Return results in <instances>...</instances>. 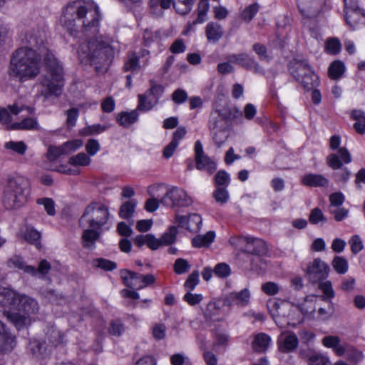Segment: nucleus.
<instances>
[{"label": "nucleus", "instance_id": "1", "mask_svg": "<svg viewBox=\"0 0 365 365\" xmlns=\"http://www.w3.org/2000/svg\"><path fill=\"white\" fill-rule=\"evenodd\" d=\"M99 19L98 7L93 1L79 0L68 4L61 21L71 35L78 31L94 35L99 31Z\"/></svg>", "mask_w": 365, "mask_h": 365}, {"label": "nucleus", "instance_id": "50", "mask_svg": "<svg viewBox=\"0 0 365 365\" xmlns=\"http://www.w3.org/2000/svg\"><path fill=\"white\" fill-rule=\"evenodd\" d=\"M90 163L91 158L84 153H79L68 160V163L74 166H86Z\"/></svg>", "mask_w": 365, "mask_h": 365}, {"label": "nucleus", "instance_id": "41", "mask_svg": "<svg viewBox=\"0 0 365 365\" xmlns=\"http://www.w3.org/2000/svg\"><path fill=\"white\" fill-rule=\"evenodd\" d=\"M226 123L242 117V113L237 108H227L218 110V114Z\"/></svg>", "mask_w": 365, "mask_h": 365}, {"label": "nucleus", "instance_id": "33", "mask_svg": "<svg viewBox=\"0 0 365 365\" xmlns=\"http://www.w3.org/2000/svg\"><path fill=\"white\" fill-rule=\"evenodd\" d=\"M196 168L200 170H206L212 174L216 169V163L207 155H205L195 159Z\"/></svg>", "mask_w": 365, "mask_h": 365}, {"label": "nucleus", "instance_id": "58", "mask_svg": "<svg viewBox=\"0 0 365 365\" xmlns=\"http://www.w3.org/2000/svg\"><path fill=\"white\" fill-rule=\"evenodd\" d=\"M190 268L188 261L183 258H178L174 263V271L178 274L186 273Z\"/></svg>", "mask_w": 365, "mask_h": 365}, {"label": "nucleus", "instance_id": "53", "mask_svg": "<svg viewBox=\"0 0 365 365\" xmlns=\"http://www.w3.org/2000/svg\"><path fill=\"white\" fill-rule=\"evenodd\" d=\"M309 220L311 224L317 225L319 222L322 224L327 222V219L324 215L322 211L319 208L316 207L311 210Z\"/></svg>", "mask_w": 365, "mask_h": 365}, {"label": "nucleus", "instance_id": "49", "mask_svg": "<svg viewBox=\"0 0 365 365\" xmlns=\"http://www.w3.org/2000/svg\"><path fill=\"white\" fill-rule=\"evenodd\" d=\"M259 5L257 3H254L245 7L241 14V18L246 22H250L255 17L258 12Z\"/></svg>", "mask_w": 365, "mask_h": 365}, {"label": "nucleus", "instance_id": "61", "mask_svg": "<svg viewBox=\"0 0 365 365\" xmlns=\"http://www.w3.org/2000/svg\"><path fill=\"white\" fill-rule=\"evenodd\" d=\"M326 49L329 53L336 54L341 50V43L337 38H329L326 42Z\"/></svg>", "mask_w": 365, "mask_h": 365}, {"label": "nucleus", "instance_id": "14", "mask_svg": "<svg viewBox=\"0 0 365 365\" xmlns=\"http://www.w3.org/2000/svg\"><path fill=\"white\" fill-rule=\"evenodd\" d=\"M240 239L247 243L246 251L247 252L257 256H263L267 254V246L263 240L252 237H242Z\"/></svg>", "mask_w": 365, "mask_h": 365}, {"label": "nucleus", "instance_id": "34", "mask_svg": "<svg viewBox=\"0 0 365 365\" xmlns=\"http://www.w3.org/2000/svg\"><path fill=\"white\" fill-rule=\"evenodd\" d=\"M7 318L14 324V326L20 329L31 324V318L27 314H21L20 313H8Z\"/></svg>", "mask_w": 365, "mask_h": 365}, {"label": "nucleus", "instance_id": "11", "mask_svg": "<svg viewBox=\"0 0 365 365\" xmlns=\"http://www.w3.org/2000/svg\"><path fill=\"white\" fill-rule=\"evenodd\" d=\"M160 87L158 85L152 86L144 94L138 96V108L141 111L150 110L158 103Z\"/></svg>", "mask_w": 365, "mask_h": 365}, {"label": "nucleus", "instance_id": "32", "mask_svg": "<svg viewBox=\"0 0 365 365\" xmlns=\"http://www.w3.org/2000/svg\"><path fill=\"white\" fill-rule=\"evenodd\" d=\"M270 341L271 339L267 334H257L252 342V349L257 352H264L268 348Z\"/></svg>", "mask_w": 365, "mask_h": 365}, {"label": "nucleus", "instance_id": "24", "mask_svg": "<svg viewBox=\"0 0 365 365\" xmlns=\"http://www.w3.org/2000/svg\"><path fill=\"white\" fill-rule=\"evenodd\" d=\"M302 183L309 187H327L329 185V180L320 174L309 173L302 177Z\"/></svg>", "mask_w": 365, "mask_h": 365}, {"label": "nucleus", "instance_id": "59", "mask_svg": "<svg viewBox=\"0 0 365 365\" xmlns=\"http://www.w3.org/2000/svg\"><path fill=\"white\" fill-rule=\"evenodd\" d=\"M199 283V272L197 270L193 271L189 276L187 277L184 287L186 289L191 291L195 289V287Z\"/></svg>", "mask_w": 365, "mask_h": 365}, {"label": "nucleus", "instance_id": "62", "mask_svg": "<svg viewBox=\"0 0 365 365\" xmlns=\"http://www.w3.org/2000/svg\"><path fill=\"white\" fill-rule=\"evenodd\" d=\"M261 289L264 294L269 296L275 295L279 292V285L273 282L264 283Z\"/></svg>", "mask_w": 365, "mask_h": 365}, {"label": "nucleus", "instance_id": "25", "mask_svg": "<svg viewBox=\"0 0 365 365\" xmlns=\"http://www.w3.org/2000/svg\"><path fill=\"white\" fill-rule=\"evenodd\" d=\"M224 31L217 22H209L205 27V35L208 41L217 43L223 36Z\"/></svg>", "mask_w": 365, "mask_h": 365}, {"label": "nucleus", "instance_id": "57", "mask_svg": "<svg viewBox=\"0 0 365 365\" xmlns=\"http://www.w3.org/2000/svg\"><path fill=\"white\" fill-rule=\"evenodd\" d=\"M8 108L13 115H18L23 111H26L27 114H31L34 112V108L26 106L19 102H15L12 105L8 106Z\"/></svg>", "mask_w": 365, "mask_h": 365}, {"label": "nucleus", "instance_id": "42", "mask_svg": "<svg viewBox=\"0 0 365 365\" xmlns=\"http://www.w3.org/2000/svg\"><path fill=\"white\" fill-rule=\"evenodd\" d=\"M227 306L225 303V298L224 299H217L208 303L207 307V312L210 317H214L221 313V309L223 307Z\"/></svg>", "mask_w": 365, "mask_h": 365}, {"label": "nucleus", "instance_id": "8", "mask_svg": "<svg viewBox=\"0 0 365 365\" xmlns=\"http://www.w3.org/2000/svg\"><path fill=\"white\" fill-rule=\"evenodd\" d=\"M161 204L173 209L185 207L192 204V200L184 190L173 187L167 189L166 192L161 197Z\"/></svg>", "mask_w": 365, "mask_h": 365}, {"label": "nucleus", "instance_id": "44", "mask_svg": "<svg viewBox=\"0 0 365 365\" xmlns=\"http://www.w3.org/2000/svg\"><path fill=\"white\" fill-rule=\"evenodd\" d=\"M139 60L135 53H130L123 66L124 71L137 72L140 70Z\"/></svg>", "mask_w": 365, "mask_h": 365}, {"label": "nucleus", "instance_id": "13", "mask_svg": "<svg viewBox=\"0 0 365 365\" xmlns=\"http://www.w3.org/2000/svg\"><path fill=\"white\" fill-rule=\"evenodd\" d=\"M298 338L293 332H283L278 338L279 350L283 353L294 351L298 346Z\"/></svg>", "mask_w": 365, "mask_h": 365}, {"label": "nucleus", "instance_id": "60", "mask_svg": "<svg viewBox=\"0 0 365 365\" xmlns=\"http://www.w3.org/2000/svg\"><path fill=\"white\" fill-rule=\"evenodd\" d=\"M67 154L63 145L60 147L50 146L47 152V158L49 160L53 161L61 155Z\"/></svg>", "mask_w": 365, "mask_h": 365}, {"label": "nucleus", "instance_id": "30", "mask_svg": "<svg viewBox=\"0 0 365 365\" xmlns=\"http://www.w3.org/2000/svg\"><path fill=\"white\" fill-rule=\"evenodd\" d=\"M22 237L27 242L34 245L38 249L41 248V235L34 227L26 225L25 230L22 231Z\"/></svg>", "mask_w": 365, "mask_h": 365}, {"label": "nucleus", "instance_id": "38", "mask_svg": "<svg viewBox=\"0 0 365 365\" xmlns=\"http://www.w3.org/2000/svg\"><path fill=\"white\" fill-rule=\"evenodd\" d=\"M11 129L14 130H31L38 129V122L32 118H26L19 123H14L11 125Z\"/></svg>", "mask_w": 365, "mask_h": 365}, {"label": "nucleus", "instance_id": "43", "mask_svg": "<svg viewBox=\"0 0 365 365\" xmlns=\"http://www.w3.org/2000/svg\"><path fill=\"white\" fill-rule=\"evenodd\" d=\"M208 128L210 132L227 129V123L219 115H211Z\"/></svg>", "mask_w": 365, "mask_h": 365}, {"label": "nucleus", "instance_id": "52", "mask_svg": "<svg viewBox=\"0 0 365 365\" xmlns=\"http://www.w3.org/2000/svg\"><path fill=\"white\" fill-rule=\"evenodd\" d=\"M332 266L336 272L339 274H345L348 270L347 260L339 256H336L332 261Z\"/></svg>", "mask_w": 365, "mask_h": 365}, {"label": "nucleus", "instance_id": "9", "mask_svg": "<svg viewBox=\"0 0 365 365\" xmlns=\"http://www.w3.org/2000/svg\"><path fill=\"white\" fill-rule=\"evenodd\" d=\"M329 272V265L320 258H316L310 262L307 269L306 273L309 280L312 283H317L327 278Z\"/></svg>", "mask_w": 365, "mask_h": 365}, {"label": "nucleus", "instance_id": "16", "mask_svg": "<svg viewBox=\"0 0 365 365\" xmlns=\"http://www.w3.org/2000/svg\"><path fill=\"white\" fill-rule=\"evenodd\" d=\"M209 9L210 4L208 1L200 0L196 10L197 16L195 20L187 22L186 26V32L193 31L197 24L205 22L207 19V14Z\"/></svg>", "mask_w": 365, "mask_h": 365}, {"label": "nucleus", "instance_id": "15", "mask_svg": "<svg viewBox=\"0 0 365 365\" xmlns=\"http://www.w3.org/2000/svg\"><path fill=\"white\" fill-rule=\"evenodd\" d=\"M16 344L15 336L6 330L5 325L0 321V352H11Z\"/></svg>", "mask_w": 365, "mask_h": 365}, {"label": "nucleus", "instance_id": "54", "mask_svg": "<svg viewBox=\"0 0 365 365\" xmlns=\"http://www.w3.org/2000/svg\"><path fill=\"white\" fill-rule=\"evenodd\" d=\"M5 148L12 150L19 155H24L26 150L27 146L23 141H9L4 145Z\"/></svg>", "mask_w": 365, "mask_h": 365}, {"label": "nucleus", "instance_id": "48", "mask_svg": "<svg viewBox=\"0 0 365 365\" xmlns=\"http://www.w3.org/2000/svg\"><path fill=\"white\" fill-rule=\"evenodd\" d=\"M308 365H330L329 359L320 353L307 356Z\"/></svg>", "mask_w": 365, "mask_h": 365}, {"label": "nucleus", "instance_id": "64", "mask_svg": "<svg viewBox=\"0 0 365 365\" xmlns=\"http://www.w3.org/2000/svg\"><path fill=\"white\" fill-rule=\"evenodd\" d=\"M188 98L187 92L181 88L176 89L172 94V100L176 104H182Z\"/></svg>", "mask_w": 365, "mask_h": 365}, {"label": "nucleus", "instance_id": "35", "mask_svg": "<svg viewBox=\"0 0 365 365\" xmlns=\"http://www.w3.org/2000/svg\"><path fill=\"white\" fill-rule=\"evenodd\" d=\"M215 237V234L212 231L207 232L204 235H197L192 240V245L195 247H208Z\"/></svg>", "mask_w": 365, "mask_h": 365}, {"label": "nucleus", "instance_id": "39", "mask_svg": "<svg viewBox=\"0 0 365 365\" xmlns=\"http://www.w3.org/2000/svg\"><path fill=\"white\" fill-rule=\"evenodd\" d=\"M195 0H175L173 1V7L175 11L181 15L188 14L192 8Z\"/></svg>", "mask_w": 365, "mask_h": 365}, {"label": "nucleus", "instance_id": "36", "mask_svg": "<svg viewBox=\"0 0 365 365\" xmlns=\"http://www.w3.org/2000/svg\"><path fill=\"white\" fill-rule=\"evenodd\" d=\"M29 352L36 358L41 359L46 356V346L44 343L38 340L31 341L28 346Z\"/></svg>", "mask_w": 365, "mask_h": 365}, {"label": "nucleus", "instance_id": "51", "mask_svg": "<svg viewBox=\"0 0 365 365\" xmlns=\"http://www.w3.org/2000/svg\"><path fill=\"white\" fill-rule=\"evenodd\" d=\"M327 307H320L317 311V319L325 321L331 317L334 312V307L331 300H329Z\"/></svg>", "mask_w": 365, "mask_h": 365}, {"label": "nucleus", "instance_id": "10", "mask_svg": "<svg viewBox=\"0 0 365 365\" xmlns=\"http://www.w3.org/2000/svg\"><path fill=\"white\" fill-rule=\"evenodd\" d=\"M227 59L228 61L238 64L245 69L252 71L255 73H263V69L259 64L246 53L232 54L228 56Z\"/></svg>", "mask_w": 365, "mask_h": 365}, {"label": "nucleus", "instance_id": "17", "mask_svg": "<svg viewBox=\"0 0 365 365\" xmlns=\"http://www.w3.org/2000/svg\"><path fill=\"white\" fill-rule=\"evenodd\" d=\"M187 130L185 127H178L173 134L171 142L163 150V157L166 159L171 158L177 149L179 142L185 136Z\"/></svg>", "mask_w": 365, "mask_h": 365}, {"label": "nucleus", "instance_id": "47", "mask_svg": "<svg viewBox=\"0 0 365 365\" xmlns=\"http://www.w3.org/2000/svg\"><path fill=\"white\" fill-rule=\"evenodd\" d=\"M178 234V227L175 225H172L169 227L168 232H165L161 236V246L162 245H170L174 243L176 240V235Z\"/></svg>", "mask_w": 365, "mask_h": 365}, {"label": "nucleus", "instance_id": "20", "mask_svg": "<svg viewBox=\"0 0 365 365\" xmlns=\"http://www.w3.org/2000/svg\"><path fill=\"white\" fill-rule=\"evenodd\" d=\"M289 70L291 74L297 81H300V78H304L308 74H312L313 71L311 66L305 60H295L292 63Z\"/></svg>", "mask_w": 365, "mask_h": 365}, {"label": "nucleus", "instance_id": "27", "mask_svg": "<svg viewBox=\"0 0 365 365\" xmlns=\"http://www.w3.org/2000/svg\"><path fill=\"white\" fill-rule=\"evenodd\" d=\"M96 230L89 227L83 230L82 240L84 248L92 250L95 247L96 241L98 240L101 235V233Z\"/></svg>", "mask_w": 365, "mask_h": 365}, {"label": "nucleus", "instance_id": "28", "mask_svg": "<svg viewBox=\"0 0 365 365\" xmlns=\"http://www.w3.org/2000/svg\"><path fill=\"white\" fill-rule=\"evenodd\" d=\"M317 296L309 295L304 299V302L302 304H294L291 303V305L296 310L299 311L302 315L307 314L309 313L314 312L315 311L314 303Z\"/></svg>", "mask_w": 365, "mask_h": 365}, {"label": "nucleus", "instance_id": "5", "mask_svg": "<svg viewBox=\"0 0 365 365\" xmlns=\"http://www.w3.org/2000/svg\"><path fill=\"white\" fill-rule=\"evenodd\" d=\"M29 182L22 178H9L4 188L2 203L6 210L21 207L26 201Z\"/></svg>", "mask_w": 365, "mask_h": 365}, {"label": "nucleus", "instance_id": "19", "mask_svg": "<svg viewBox=\"0 0 365 365\" xmlns=\"http://www.w3.org/2000/svg\"><path fill=\"white\" fill-rule=\"evenodd\" d=\"M250 294L247 289L239 292H232L225 297V303L228 307L236 304L238 307H245L248 304Z\"/></svg>", "mask_w": 365, "mask_h": 365}, {"label": "nucleus", "instance_id": "7", "mask_svg": "<svg viewBox=\"0 0 365 365\" xmlns=\"http://www.w3.org/2000/svg\"><path fill=\"white\" fill-rule=\"evenodd\" d=\"M351 155L349 150L344 148H339L337 153L329 154L327 158V165L332 170H340L333 174L336 182L346 183L350 176L351 172L346 168H341L343 164H349L351 162Z\"/></svg>", "mask_w": 365, "mask_h": 365}, {"label": "nucleus", "instance_id": "46", "mask_svg": "<svg viewBox=\"0 0 365 365\" xmlns=\"http://www.w3.org/2000/svg\"><path fill=\"white\" fill-rule=\"evenodd\" d=\"M319 288L323 292L324 295L320 296V299L326 302H329L331 298L334 297V291L332 288L331 282L330 281H326L320 282Z\"/></svg>", "mask_w": 365, "mask_h": 365}, {"label": "nucleus", "instance_id": "56", "mask_svg": "<svg viewBox=\"0 0 365 365\" xmlns=\"http://www.w3.org/2000/svg\"><path fill=\"white\" fill-rule=\"evenodd\" d=\"M38 205H43L47 214L53 216L56 214L55 202L51 198L43 197L37 200Z\"/></svg>", "mask_w": 365, "mask_h": 365}, {"label": "nucleus", "instance_id": "45", "mask_svg": "<svg viewBox=\"0 0 365 365\" xmlns=\"http://www.w3.org/2000/svg\"><path fill=\"white\" fill-rule=\"evenodd\" d=\"M202 221V220L200 215L196 213L190 214L188 215L186 229L191 232H197L200 230Z\"/></svg>", "mask_w": 365, "mask_h": 365}, {"label": "nucleus", "instance_id": "21", "mask_svg": "<svg viewBox=\"0 0 365 365\" xmlns=\"http://www.w3.org/2000/svg\"><path fill=\"white\" fill-rule=\"evenodd\" d=\"M120 277L127 287L133 289H141V274L128 269H123L120 271Z\"/></svg>", "mask_w": 365, "mask_h": 365}, {"label": "nucleus", "instance_id": "22", "mask_svg": "<svg viewBox=\"0 0 365 365\" xmlns=\"http://www.w3.org/2000/svg\"><path fill=\"white\" fill-rule=\"evenodd\" d=\"M43 38L44 35L42 31L39 29H30L25 33L22 41L28 44L29 48L34 49V48L43 43ZM27 47L29 48V46Z\"/></svg>", "mask_w": 365, "mask_h": 365}, {"label": "nucleus", "instance_id": "26", "mask_svg": "<svg viewBox=\"0 0 365 365\" xmlns=\"http://www.w3.org/2000/svg\"><path fill=\"white\" fill-rule=\"evenodd\" d=\"M138 110H140L137 108L135 110H131L130 112L123 111L117 115L116 121L120 125L124 128H128L137 121L138 118Z\"/></svg>", "mask_w": 365, "mask_h": 365}, {"label": "nucleus", "instance_id": "4", "mask_svg": "<svg viewBox=\"0 0 365 365\" xmlns=\"http://www.w3.org/2000/svg\"><path fill=\"white\" fill-rule=\"evenodd\" d=\"M44 63L47 73L41 80L42 90L41 93L46 98L50 96H59L64 85L63 69L54 54L47 51L44 54Z\"/></svg>", "mask_w": 365, "mask_h": 365}, {"label": "nucleus", "instance_id": "63", "mask_svg": "<svg viewBox=\"0 0 365 365\" xmlns=\"http://www.w3.org/2000/svg\"><path fill=\"white\" fill-rule=\"evenodd\" d=\"M213 197L217 202L225 204L229 199V194L225 188L218 187L213 192Z\"/></svg>", "mask_w": 365, "mask_h": 365}, {"label": "nucleus", "instance_id": "18", "mask_svg": "<svg viewBox=\"0 0 365 365\" xmlns=\"http://www.w3.org/2000/svg\"><path fill=\"white\" fill-rule=\"evenodd\" d=\"M6 266L10 269H17L22 270L31 276H36V267L31 265H26L23 257L18 255H14L8 259Z\"/></svg>", "mask_w": 365, "mask_h": 365}, {"label": "nucleus", "instance_id": "29", "mask_svg": "<svg viewBox=\"0 0 365 365\" xmlns=\"http://www.w3.org/2000/svg\"><path fill=\"white\" fill-rule=\"evenodd\" d=\"M345 20L351 27H355L359 24H365V12L361 9L346 11Z\"/></svg>", "mask_w": 365, "mask_h": 365}, {"label": "nucleus", "instance_id": "37", "mask_svg": "<svg viewBox=\"0 0 365 365\" xmlns=\"http://www.w3.org/2000/svg\"><path fill=\"white\" fill-rule=\"evenodd\" d=\"M345 71V66L341 61H334L329 66L328 73L329 76L331 79L340 78Z\"/></svg>", "mask_w": 365, "mask_h": 365}, {"label": "nucleus", "instance_id": "3", "mask_svg": "<svg viewBox=\"0 0 365 365\" xmlns=\"http://www.w3.org/2000/svg\"><path fill=\"white\" fill-rule=\"evenodd\" d=\"M41 68V58L35 49L24 46L12 53L8 74L12 78L25 82L34 79Z\"/></svg>", "mask_w": 365, "mask_h": 365}, {"label": "nucleus", "instance_id": "23", "mask_svg": "<svg viewBox=\"0 0 365 365\" xmlns=\"http://www.w3.org/2000/svg\"><path fill=\"white\" fill-rule=\"evenodd\" d=\"M18 294L12 289L0 287V305L4 308L14 309L17 302Z\"/></svg>", "mask_w": 365, "mask_h": 365}, {"label": "nucleus", "instance_id": "55", "mask_svg": "<svg viewBox=\"0 0 365 365\" xmlns=\"http://www.w3.org/2000/svg\"><path fill=\"white\" fill-rule=\"evenodd\" d=\"M93 263L96 267L106 271H112L117 267L115 262L104 258H97L93 261Z\"/></svg>", "mask_w": 365, "mask_h": 365}, {"label": "nucleus", "instance_id": "6", "mask_svg": "<svg viewBox=\"0 0 365 365\" xmlns=\"http://www.w3.org/2000/svg\"><path fill=\"white\" fill-rule=\"evenodd\" d=\"M109 217V209L107 206L93 202L90 203L85 209L79 220V224L83 227H86V224H88V227L100 229L107 223Z\"/></svg>", "mask_w": 365, "mask_h": 365}, {"label": "nucleus", "instance_id": "12", "mask_svg": "<svg viewBox=\"0 0 365 365\" xmlns=\"http://www.w3.org/2000/svg\"><path fill=\"white\" fill-rule=\"evenodd\" d=\"M14 309L24 312L27 315L36 314L39 307L37 301L26 294H18L17 302Z\"/></svg>", "mask_w": 365, "mask_h": 365}, {"label": "nucleus", "instance_id": "2", "mask_svg": "<svg viewBox=\"0 0 365 365\" xmlns=\"http://www.w3.org/2000/svg\"><path fill=\"white\" fill-rule=\"evenodd\" d=\"M114 41L106 36H98L80 46L78 53L83 61H88L98 73L108 71L114 56L115 46Z\"/></svg>", "mask_w": 365, "mask_h": 365}, {"label": "nucleus", "instance_id": "31", "mask_svg": "<svg viewBox=\"0 0 365 365\" xmlns=\"http://www.w3.org/2000/svg\"><path fill=\"white\" fill-rule=\"evenodd\" d=\"M138 202L135 199H130L123 202L119 210L120 218L129 220L133 216Z\"/></svg>", "mask_w": 365, "mask_h": 365}, {"label": "nucleus", "instance_id": "40", "mask_svg": "<svg viewBox=\"0 0 365 365\" xmlns=\"http://www.w3.org/2000/svg\"><path fill=\"white\" fill-rule=\"evenodd\" d=\"M299 82L302 84L306 90H311L318 86L319 84V78L317 75L312 71V74H308L302 78H300Z\"/></svg>", "mask_w": 365, "mask_h": 365}]
</instances>
